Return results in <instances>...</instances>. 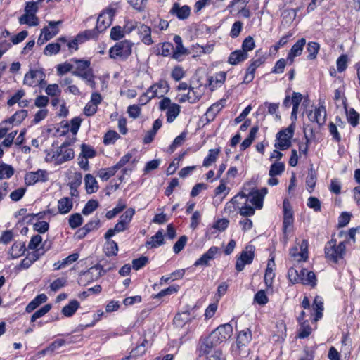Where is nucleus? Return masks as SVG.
<instances>
[{
  "label": "nucleus",
  "instance_id": "8",
  "mask_svg": "<svg viewBox=\"0 0 360 360\" xmlns=\"http://www.w3.org/2000/svg\"><path fill=\"white\" fill-rule=\"evenodd\" d=\"M294 127L292 124L288 128L281 130L276 134V142L274 147L281 150H285L291 146V139L294 135Z\"/></svg>",
  "mask_w": 360,
  "mask_h": 360
},
{
  "label": "nucleus",
  "instance_id": "53",
  "mask_svg": "<svg viewBox=\"0 0 360 360\" xmlns=\"http://www.w3.org/2000/svg\"><path fill=\"white\" fill-rule=\"evenodd\" d=\"M348 123L353 127H356L359 124L360 114L354 108H350L346 113Z\"/></svg>",
  "mask_w": 360,
  "mask_h": 360
},
{
  "label": "nucleus",
  "instance_id": "13",
  "mask_svg": "<svg viewBox=\"0 0 360 360\" xmlns=\"http://www.w3.org/2000/svg\"><path fill=\"white\" fill-rule=\"evenodd\" d=\"M290 257L297 262H306L308 255V241L302 240L299 246H294L290 249Z\"/></svg>",
  "mask_w": 360,
  "mask_h": 360
},
{
  "label": "nucleus",
  "instance_id": "40",
  "mask_svg": "<svg viewBox=\"0 0 360 360\" xmlns=\"http://www.w3.org/2000/svg\"><path fill=\"white\" fill-rule=\"evenodd\" d=\"M171 12L176 14L179 20H184L190 15L191 10L188 6L179 7L177 4H175L171 10Z\"/></svg>",
  "mask_w": 360,
  "mask_h": 360
},
{
  "label": "nucleus",
  "instance_id": "55",
  "mask_svg": "<svg viewBox=\"0 0 360 360\" xmlns=\"http://www.w3.org/2000/svg\"><path fill=\"white\" fill-rule=\"evenodd\" d=\"M82 120L79 117H75L70 122H67L65 124V127L69 128L70 131L73 135H76L80 128Z\"/></svg>",
  "mask_w": 360,
  "mask_h": 360
},
{
  "label": "nucleus",
  "instance_id": "16",
  "mask_svg": "<svg viewBox=\"0 0 360 360\" xmlns=\"http://www.w3.org/2000/svg\"><path fill=\"white\" fill-rule=\"evenodd\" d=\"M217 346V344L214 343L212 338L208 335L205 338L200 340L197 348L198 356L199 357L205 356L207 358L214 351H219L214 349Z\"/></svg>",
  "mask_w": 360,
  "mask_h": 360
},
{
  "label": "nucleus",
  "instance_id": "49",
  "mask_svg": "<svg viewBox=\"0 0 360 360\" xmlns=\"http://www.w3.org/2000/svg\"><path fill=\"white\" fill-rule=\"evenodd\" d=\"M186 136H187V132L186 131L181 132L178 136H176L174 139V141L172 143V144L169 146L167 151L169 153H174V150L177 148L181 146L184 144V143L186 141Z\"/></svg>",
  "mask_w": 360,
  "mask_h": 360
},
{
  "label": "nucleus",
  "instance_id": "50",
  "mask_svg": "<svg viewBox=\"0 0 360 360\" xmlns=\"http://www.w3.org/2000/svg\"><path fill=\"white\" fill-rule=\"evenodd\" d=\"M316 179L317 174L312 168H311L309 170L306 178L307 189L309 193H311L314 191V188L316 186Z\"/></svg>",
  "mask_w": 360,
  "mask_h": 360
},
{
  "label": "nucleus",
  "instance_id": "14",
  "mask_svg": "<svg viewBox=\"0 0 360 360\" xmlns=\"http://www.w3.org/2000/svg\"><path fill=\"white\" fill-rule=\"evenodd\" d=\"M254 257L255 254L253 247H246L236 259V269L239 272L242 271L246 264H250L252 262Z\"/></svg>",
  "mask_w": 360,
  "mask_h": 360
},
{
  "label": "nucleus",
  "instance_id": "20",
  "mask_svg": "<svg viewBox=\"0 0 360 360\" xmlns=\"http://www.w3.org/2000/svg\"><path fill=\"white\" fill-rule=\"evenodd\" d=\"M58 24H49L45 26L41 32L37 39V44L39 46L43 45L47 41L54 37L59 32Z\"/></svg>",
  "mask_w": 360,
  "mask_h": 360
},
{
  "label": "nucleus",
  "instance_id": "21",
  "mask_svg": "<svg viewBox=\"0 0 360 360\" xmlns=\"http://www.w3.org/2000/svg\"><path fill=\"white\" fill-rule=\"evenodd\" d=\"M38 9L37 2H28L25 8V14L20 18V22H36L35 13Z\"/></svg>",
  "mask_w": 360,
  "mask_h": 360
},
{
  "label": "nucleus",
  "instance_id": "42",
  "mask_svg": "<svg viewBox=\"0 0 360 360\" xmlns=\"http://www.w3.org/2000/svg\"><path fill=\"white\" fill-rule=\"evenodd\" d=\"M116 10L112 8H108L104 10L97 18V22H111L114 20Z\"/></svg>",
  "mask_w": 360,
  "mask_h": 360
},
{
  "label": "nucleus",
  "instance_id": "39",
  "mask_svg": "<svg viewBox=\"0 0 360 360\" xmlns=\"http://www.w3.org/2000/svg\"><path fill=\"white\" fill-rule=\"evenodd\" d=\"M79 307V302L76 300H71L62 309V314L66 317L72 316Z\"/></svg>",
  "mask_w": 360,
  "mask_h": 360
},
{
  "label": "nucleus",
  "instance_id": "7",
  "mask_svg": "<svg viewBox=\"0 0 360 360\" xmlns=\"http://www.w3.org/2000/svg\"><path fill=\"white\" fill-rule=\"evenodd\" d=\"M132 51V43L128 40L121 41L116 43L109 50V56L110 58L127 59Z\"/></svg>",
  "mask_w": 360,
  "mask_h": 360
},
{
  "label": "nucleus",
  "instance_id": "43",
  "mask_svg": "<svg viewBox=\"0 0 360 360\" xmlns=\"http://www.w3.org/2000/svg\"><path fill=\"white\" fill-rule=\"evenodd\" d=\"M15 169L11 165L0 163V180L8 179L13 176Z\"/></svg>",
  "mask_w": 360,
  "mask_h": 360
},
{
  "label": "nucleus",
  "instance_id": "4",
  "mask_svg": "<svg viewBox=\"0 0 360 360\" xmlns=\"http://www.w3.org/2000/svg\"><path fill=\"white\" fill-rule=\"evenodd\" d=\"M324 253L326 259L330 262L338 264L342 262L346 255L345 241L338 244L336 239L331 238L325 245Z\"/></svg>",
  "mask_w": 360,
  "mask_h": 360
},
{
  "label": "nucleus",
  "instance_id": "60",
  "mask_svg": "<svg viewBox=\"0 0 360 360\" xmlns=\"http://www.w3.org/2000/svg\"><path fill=\"white\" fill-rule=\"evenodd\" d=\"M118 252V245L115 240H107L105 245V253L107 256H115Z\"/></svg>",
  "mask_w": 360,
  "mask_h": 360
},
{
  "label": "nucleus",
  "instance_id": "9",
  "mask_svg": "<svg viewBox=\"0 0 360 360\" xmlns=\"http://www.w3.org/2000/svg\"><path fill=\"white\" fill-rule=\"evenodd\" d=\"M248 200L249 198L244 190H243L226 203L224 212L226 214H230L231 213H234L237 210L240 211L242 206L246 205L248 202Z\"/></svg>",
  "mask_w": 360,
  "mask_h": 360
},
{
  "label": "nucleus",
  "instance_id": "33",
  "mask_svg": "<svg viewBox=\"0 0 360 360\" xmlns=\"http://www.w3.org/2000/svg\"><path fill=\"white\" fill-rule=\"evenodd\" d=\"M139 34L141 38L142 42L146 45H150L153 43L151 37V28L146 24H141L139 27Z\"/></svg>",
  "mask_w": 360,
  "mask_h": 360
},
{
  "label": "nucleus",
  "instance_id": "54",
  "mask_svg": "<svg viewBox=\"0 0 360 360\" xmlns=\"http://www.w3.org/2000/svg\"><path fill=\"white\" fill-rule=\"evenodd\" d=\"M319 49H320V45L317 42H315V41L309 42L307 46V52L309 53L307 56V59H309V60L316 59Z\"/></svg>",
  "mask_w": 360,
  "mask_h": 360
},
{
  "label": "nucleus",
  "instance_id": "62",
  "mask_svg": "<svg viewBox=\"0 0 360 360\" xmlns=\"http://www.w3.org/2000/svg\"><path fill=\"white\" fill-rule=\"evenodd\" d=\"M81 155L85 159L93 158L96 156V151L92 146L83 143L81 146Z\"/></svg>",
  "mask_w": 360,
  "mask_h": 360
},
{
  "label": "nucleus",
  "instance_id": "61",
  "mask_svg": "<svg viewBox=\"0 0 360 360\" xmlns=\"http://www.w3.org/2000/svg\"><path fill=\"white\" fill-rule=\"evenodd\" d=\"M41 243L42 237L39 234L35 235L31 238L27 248L29 250L37 251V250H39L41 246L44 248V245H41Z\"/></svg>",
  "mask_w": 360,
  "mask_h": 360
},
{
  "label": "nucleus",
  "instance_id": "32",
  "mask_svg": "<svg viewBox=\"0 0 360 360\" xmlns=\"http://www.w3.org/2000/svg\"><path fill=\"white\" fill-rule=\"evenodd\" d=\"M27 116L26 110H20L16 111L10 118L4 120L5 124H9L13 127L14 124H20Z\"/></svg>",
  "mask_w": 360,
  "mask_h": 360
},
{
  "label": "nucleus",
  "instance_id": "51",
  "mask_svg": "<svg viewBox=\"0 0 360 360\" xmlns=\"http://www.w3.org/2000/svg\"><path fill=\"white\" fill-rule=\"evenodd\" d=\"M127 207L126 202L122 199H120L117 205L112 210L106 212L105 217L108 219H113L117 214L123 211Z\"/></svg>",
  "mask_w": 360,
  "mask_h": 360
},
{
  "label": "nucleus",
  "instance_id": "17",
  "mask_svg": "<svg viewBox=\"0 0 360 360\" xmlns=\"http://www.w3.org/2000/svg\"><path fill=\"white\" fill-rule=\"evenodd\" d=\"M327 111L324 103H320L314 110L308 113L309 121L316 122L319 127L323 126L326 122Z\"/></svg>",
  "mask_w": 360,
  "mask_h": 360
},
{
  "label": "nucleus",
  "instance_id": "24",
  "mask_svg": "<svg viewBox=\"0 0 360 360\" xmlns=\"http://www.w3.org/2000/svg\"><path fill=\"white\" fill-rule=\"evenodd\" d=\"M99 30L98 26L96 25L92 30H86L84 31L80 32L78 33L75 37V41H77L78 44H82L84 42L90 40L96 39L98 37Z\"/></svg>",
  "mask_w": 360,
  "mask_h": 360
},
{
  "label": "nucleus",
  "instance_id": "30",
  "mask_svg": "<svg viewBox=\"0 0 360 360\" xmlns=\"http://www.w3.org/2000/svg\"><path fill=\"white\" fill-rule=\"evenodd\" d=\"M73 207L72 199L68 197L60 198L58 201V213L61 214H68Z\"/></svg>",
  "mask_w": 360,
  "mask_h": 360
},
{
  "label": "nucleus",
  "instance_id": "57",
  "mask_svg": "<svg viewBox=\"0 0 360 360\" xmlns=\"http://www.w3.org/2000/svg\"><path fill=\"white\" fill-rule=\"evenodd\" d=\"M227 182L228 181H226L224 179L220 180L219 185L217 187H216V188L214 191L215 196H219L221 195H223L222 199L225 198L227 196L231 190L230 188H228L226 185Z\"/></svg>",
  "mask_w": 360,
  "mask_h": 360
},
{
  "label": "nucleus",
  "instance_id": "63",
  "mask_svg": "<svg viewBox=\"0 0 360 360\" xmlns=\"http://www.w3.org/2000/svg\"><path fill=\"white\" fill-rule=\"evenodd\" d=\"M120 138V135L114 130H110L103 136V143L105 145L114 144Z\"/></svg>",
  "mask_w": 360,
  "mask_h": 360
},
{
  "label": "nucleus",
  "instance_id": "22",
  "mask_svg": "<svg viewBox=\"0 0 360 360\" xmlns=\"http://www.w3.org/2000/svg\"><path fill=\"white\" fill-rule=\"evenodd\" d=\"M219 252V248L216 246H212L209 248V250L205 252L198 259H197L195 263V266H210V262L214 259L216 255Z\"/></svg>",
  "mask_w": 360,
  "mask_h": 360
},
{
  "label": "nucleus",
  "instance_id": "15",
  "mask_svg": "<svg viewBox=\"0 0 360 360\" xmlns=\"http://www.w3.org/2000/svg\"><path fill=\"white\" fill-rule=\"evenodd\" d=\"M148 94H150L153 98H164L169 90V85L165 79H159L157 82L152 84L148 89Z\"/></svg>",
  "mask_w": 360,
  "mask_h": 360
},
{
  "label": "nucleus",
  "instance_id": "11",
  "mask_svg": "<svg viewBox=\"0 0 360 360\" xmlns=\"http://www.w3.org/2000/svg\"><path fill=\"white\" fill-rule=\"evenodd\" d=\"M46 83L45 74L41 70H31L25 74L24 77V84L29 86H40L43 87Z\"/></svg>",
  "mask_w": 360,
  "mask_h": 360
},
{
  "label": "nucleus",
  "instance_id": "1",
  "mask_svg": "<svg viewBox=\"0 0 360 360\" xmlns=\"http://www.w3.org/2000/svg\"><path fill=\"white\" fill-rule=\"evenodd\" d=\"M303 310L297 316V320H309L311 322H317L323 316V302L320 296H316L312 305L307 296H304L301 303Z\"/></svg>",
  "mask_w": 360,
  "mask_h": 360
},
{
  "label": "nucleus",
  "instance_id": "27",
  "mask_svg": "<svg viewBox=\"0 0 360 360\" xmlns=\"http://www.w3.org/2000/svg\"><path fill=\"white\" fill-rule=\"evenodd\" d=\"M226 78V72L224 71L216 73L214 76L209 79L208 86L211 91L221 86Z\"/></svg>",
  "mask_w": 360,
  "mask_h": 360
},
{
  "label": "nucleus",
  "instance_id": "52",
  "mask_svg": "<svg viewBox=\"0 0 360 360\" xmlns=\"http://www.w3.org/2000/svg\"><path fill=\"white\" fill-rule=\"evenodd\" d=\"M57 41L60 42L62 46L65 45L70 53L76 51L79 49V44L77 41H75V37L70 39H68L67 37H62L58 38Z\"/></svg>",
  "mask_w": 360,
  "mask_h": 360
},
{
  "label": "nucleus",
  "instance_id": "56",
  "mask_svg": "<svg viewBox=\"0 0 360 360\" xmlns=\"http://www.w3.org/2000/svg\"><path fill=\"white\" fill-rule=\"evenodd\" d=\"M285 164L282 162L276 161L273 163L269 169V175L270 176H280L285 171Z\"/></svg>",
  "mask_w": 360,
  "mask_h": 360
},
{
  "label": "nucleus",
  "instance_id": "35",
  "mask_svg": "<svg viewBox=\"0 0 360 360\" xmlns=\"http://www.w3.org/2000/svg\"><path fill=\"white\" fill-rule=\"evenodd\" d=\"M84 183L86 190L88 193H96L99 188V186L96 179L91 174H87L85 175Z\"/></svg>",
  "mask_w": 360,
  "mask_h": 360
},
{
  "label": "nucleus",
  "instance_id": "23",
  "mask_svg": "<svg viewBox=\"0 0 360 360\" xmlns=\"http://www.w3.org/2000/svg\"><path fill=\"white\" fill-rule=\"evenodd\" d=\"M175 43V48H174L172 58L181 61L183 56L188 54V50L183 46L181 37L179 35H175L173 39Z\"/></svg>",
  "mask_w": 360,
  "mask_h": 360
},
{
  "label": "nucleus",
  "instance_id": "25",
  "mask_svg": "<svg viewBox=\"0 0 360 360\" xmlns=\"http://www.w3.org/2000/svg\"><path fill=\"white\" fill-rule=\"evenodd\" d=\"M46 252V250L41 246L39 250L34 251L30 253L25 259L21 262V266L27 269L30 267L34 262L39 259V257Z\"/></svg>",
  "mask_w": 360,
  "mask_h": 360
},
{
  "label": "nucleus",
  "instance_id": "36",
  "mask_svg": "<svg viewBox=\"0 0 360 360\" xmlns=\"http://www.w3.org/2000/svg\"><path fill=\"white\" fill-rule=\"evenodd\" d=\"M220 152V148L209 150L207 155L203 160L202 166L208 167L214 164L218 159Z\"/></svg>",
  "mask_w": 360,
  "mask_h": 360
},
{
  "label": "nucleus",
  "instance_id": "41",
  "mask_svg": "<svg viewBox=\"0 0 360 360\" xmlns=\"http://www.w3.org/2000/svg\"><path fill=\"white\" fill-rule=\"evenodd\" d=\"M193 319H194V318H191L190 314L187 311H185L177 314L174 316V323L178 327H183L187 323L192 322Z\"/></svg>",
  "mask_w": 360,
  "mask_h": 360
},
{
  "label": "nucleus",
  "instance_id": "47",
  "mask_svg": "<svg viewBox=\"0 0 360 360\" xmlns=\"http://www.w3.org/2000/svg\"><path fill=\"white\" fill-rule=\"evenodd\" d=\"M25 245L22 242H15L10 250L11 256L13 258H18L25 252Z\"/></svg>",
  "mask_w": 360,
  "mask_h": 360
},
{
  "label": "nucleus",
  "instance_id": "12",
  "mask_svg": "<svg viewBox=\"0 0 360 360\" xmlns=\"http://www.w3.org/2000/svg\"><path fill=\"white\" fill-rule=\"evenodd\" d=\"M283 232L285 237L291 231L294 223L293 212L292 207L288 200H284L283 202Z\"/></svg>",
  "mask_w": 360,
  "mask_h": 360
},
{
  "label": "nucleus",
  "instance_id": "10",
  "mask_svg": "<svg viewBox=\"0 0 360 360\" xmlns=\"http://www.w3.org/2000/svg\"><path fill=\"white\" fill-rule=\"evenodd\" d=\"M233 334V327L229 323L220 325L214 330L209 335L214 340L217 345L225 342Z\"/></svg>",
  "mask_w": 360,
  "mask_h": 360
},
{
  "label": "nucleus",
  "instance_id": "5",
  "mask_svg": "<svg viewBox=\"0 0 360 360\" xmlns=\"http://www.w3.org/2000/svg\"><path fill=\"white\" fill-rule=\"evenodd\" d=\"M75 157L74 150L69 143H63L56 150H51L46 156V161L54 162L56 165H61L67 161L72 160Z\"/></svg>",
  "mask_w": 360,
  "mask_h": 360
},
{
  "label": "nucleus",
  "instance_id": "38",
  "mask_svg": "<svg viewBox=\"0 0 360 360\" xmlns=\"http://www.w3.org/2000/svg\"><path fill=\"white\" fill-rule=\"evenodd\" d=\"M224 105L221 102L212 104L206 111L205 116L208 122L214 120L217 115L222 110Z\"/></svg>",
  "mask_w": 360,
  "mask_h": 360
},
{
  "label": "nucleus",
  "instance_id": "58",
  "mask_svg": "<svg viewBox=\"0 0 360 360\" xmlns=\"http://www.w3.org/2000/svg\"><path fill=\"white\" fill-rule=\"evenodd\" d=\"M288 276L292 284L300 283L302 277V270L299 272L295 268L291 267L288 271Z\"/></svg>",
  "mask_w": 360,
  "mask_h": 360
},
{
  "label": "nucleus",
  "instance_id": "29",
  "mask_svg": "<svg viewBox=\"0 0 360 360\" xmlns=\"http://www.w3.org/2000/svg\"><path fill=\"white\" fill-rule=\"evenodd\" d=\"M302 277L300 283L304 285H309L311 288H314L317 285V278L315 274L306 269H302Z\"/></svg>",
  "mask_w": 360,
  "mask_h": 360
},
{
  "label": "nucleus",
  "instance_id": "44",
  "mask_svg": "<svg viewBox=\"0 0 360 360\" xmlns=\"http://www.w3.org/2000/svg\"><path fill=\"white\" fill-rule=\"evenodd\" d=\"M116 167L112 166L108 168H102L98 171L97 176L103 181H106L113 176L117 172Z\"/></svg>",
  "mask_w": 360,
  "mask_h": 360
},
{
  "label": "nucleus",
  "instance_id": "3",
  "mask_svg": "<svg viewBox=\"0 0 360 360\" xmlns=\"http://www.w3.org/2000/svg\"><path fill=\"white\" fill-rule=\"evenodd\" d=\"M91 63L88 60L72 58L73 70L72 74L79 77L86 81V83L92 89L96 86L93 70L90 67Z\"/></svg>",
  "mask_w": 360,
  "mask_h": 360
},
{
  "label": "nucleus",
  "instance_id": "26",
  "mask_svg": "<svg viewBox=\"0 0 360 360\" xmlns=\"http://www.w3.org/2000/svg\"><path fill=\"white\" fill-rule=\"evenodd\" d=\"M305 44L306 39L301 38L292 46L287 56V59L290 60L291 63L294 62L295 57L300 56L302 54Z\"/></svg>",
  "mask_w": 360,
  "mask_h": 360
},
{
  "label": "nucleus",
  "instance_id": "59",
  "mask_svg": "<svg viewBox=\"0 0 360 360\" xmlns=\"http://www.w3.org/2000/svg\"><path fill=\"white\" fill-rule=\"evenodd\" d=\"M62 44L59 41L56 43L49 44L44 49V53L46 56L57 54L61 49Z\"/></svg>",
  "mask_w": 360,
  "mask_h": 360
},
{
  "label": "nucleus",
  "instance_id": "48",
  "mask_svg": "<svg viewBox=\"0 0 360 360\" xmlns=\"http://www.w3.org/2000/svg\"><path fill=\"white\" fill-rule=\"evenodd\" d=\"M246 195L249 198L248 202L254 205L255 209H261L263 207L264 199L254 190L246 193Z\"/></svg>",
  "mask_w": 360,
  "mask_h": 360
},
{
  "label": "nucleus",
  "instance_id": "34",
  "mask_svg": "<svg viewBox=\"0 0 360 360\" xmlns=\"http://www.w3.org/2000/svg\"><path fill=\"white\" fill-rule=\"evenodd\" d=\"M299 323L300 328L297 337L299 338H306L310 335L312 328L310 326L309 320H297Z\"/></svg>",
  "mask_w": 360,
  "mask_h": 360
},
{
  "label": "nucleus",
  "instance_id": "37",
  "mask_svg": "<svg viewBox=\"0 0 360 360\" xmlns=\"http://www.w3.org/2000/svg\"><path fill=\"white\" fill-rule=\"evenodd\" d=\"M302 95L299 92H293L292 94L291 100L292 104V110L291 112V118L293 120L297 119L299 106L302 101Z\"/></svg>",
  "mask_w": 360,
  "mask_h": 360
},
{
  "label": "nucleus",
  "instance_id": "19",
  "mask_svg": "<svg viewBox=\"0 0 360 360\" xmlns=\"http://www.w3.org/2000/svg\"><path fill=\"white\" fill-rule=\"evenodd\" d=\"M103 275V269L100 265L89 268L80 275V282L84 285L98 280Z\"/></svg>",
  "mask_w": 360,
  "mask_h": 360
},
{
  "label": "nucleus",
  "instance_id": "45",
  "mask_svg": "<svg viewBox=\"0 0 360 360\" xmlns=\"http://www.w3.org/2000/svg\"><path fill=\"white\" fill-rule=\"evenodd\" d=\"M133 152H128L123 155L120 160L115 165L117 170L124 167L127 164L135 165L137 160L136 158H133Z\"/></svg>",
  "mask_w": 360,
  "mask_h": 360
},
{
  "label": "nucleus",
  "instance_id": "46",
  "mask_svg": "<svg viewBox=\"0 0 360 360\" xmlns=\"http://www.w3.org/2000/svg\"><path fill=\"white\" fill-rule=\"evenodd\" d=\"M74 341L72 340V337H70L69 335H67L65 338H58L56 340H54L49 346V349L54 352L57 349H58L60 347L65 345H70Z\"/></svg>",
  "mask_w": 360,
  "mask_h": 360
},
{
  "label": "nucleus",
  "instance_id": "18",
  "mask_svg": "<svg viewBox=\"0 0 360 360\" xmlns=\"http://www.w3.org/2000/svg\"><path fill=\"white\" fill-rule=\"evenodd\" d=\"M49 180V173L45 169H38L35 172H27L25 176L27 185H34L39 182H46Z\"/></svg>",
  "mask_w": 360,
  "mask_h": 360
},
{
  "label": "nucleus",
  "instance_id": "28",
  "mask_svg": "<svg viewBox=\"0 0 360 360\" xmlns=\"http://www.w3.org/2000/svg\"><path fill=\"white\" fill-rule=\"evenodd\" d=\"M248 58V53H245L241 49H238L230 53L228 63L232 65H236L246 60Z\"/></svg>",
  "mask_w": 360,
  "mask_h": 360
},
{
  "label": "nucleus",
  "instance_id": "64",
  "mask_svg": "<svg viewBox=\"0 0 360 360\" xmlns=\"http://www.w3.org/2000/svg\"><path fill=\"white\" fill-rule=\"evenodd\" d=\"M186 76V71L180 65L174 67L171 72V77L176 82L180 81Z\"/></svg>",
  "mask_w": 360,
  "mask_h": 360
},
{
  "label": "nucleus",
  "instance_id": "31",
  "mask_svg": "<svg viewBox=\"0 0 360 360\" xmlns=\"http://www.w3.org/2000/svg\"><path fill=\"white\" fill-rule=\"evenodd\" d=\"M165 243L163 232L159 230L154 236L150 238L146 243L147 248H155Z\"/></svg>",
  "mask_w": 360,
  "mask_h": 360
},
{
  "label": "nucleus",
  "instance_id": "6",
  "mask_svg": "<svg viewBox=\"0 0 360 360\" xmlns=\"http://www.w3.org/2000/svg\"><path fill=\"white\" fill-rule=\"evenodd\" d=\"M158 108L161 111H166L168 123L173 122L181 112V106L177 103H172L168 97H164L160 100Z\"/></svg>",
  "mask_w": 360,
  "mask_h": 360
},
{
  "label": "nucleus",
  "instance_id": "2",
  "mask_svg": "<svg viewBox=\"0 0 360 360\" xmlns=\"http://www.w3.org/2000/svg\"><path fill=\"white\" fill-rule=\"evenodd\" d=\"M252 339L250 328H246L237 333L236 341L231 347V355L238 360H242L248 356L251 349L249 345Z\"/></svg>",
  "mask_w": 360,
  "mask_h": 360
}]
</instances>
